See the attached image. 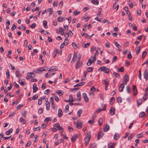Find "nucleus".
<instances>
[{"label": "nucleus", "mask_w": 148, "mask_h": 148, "mask_svg": "<svg viewBox=\"0 0 148 148\" xmlns=\"http://www.w3.org/2000/svg\"><path fill=\"white\" fill-rule=\"evenodd\" d=\"M90 138L91 135L90 132H88L87 133L86 137L84 138V139L85 140V145L86 147L87 146L90 141Z\"/></svg>", "instance_id": "1"}, {"label": "nucleus", "mask_w": 148, "mask_h": 148, "mask_svg": "<svg viewBox=\"0 0 148 148\" xmlns=\"http://www.w3.org/2000/svg\"><path fill=\"white\" fill-rule=\"evenodd\" d=\"M81 57L78 56L76 62V64H75V68L76 69L79 68L80 67H82L83 66L82 63L80 62Z\"/></svg>", "instance_id": "2"}, {"label": "nucleus", "mask_w": 148, "mask_h": 148, "mask_svg": "<svg viewBox=\"0 0 148 148\" xmlns=\"http://www.w3.org/2000/svg\"><path fill=\"white\" fill-rule=\"evenodd\" d=\"M54 128L56 130H59L61 134H62L64 131L63 128L60 126V125L59 123H57L55 124L54 126Z\"/></svg>", "instance_id": "3"}, {"label": "nucleus", "mask_w": 148, "mask_h": 148, "mask_svg": "<svg viewBox=\"0 0 148 148\" xmlns=\"http://www.w3.org/2000/svg\"><path fill=\"white\" fill-rule=\"evenodd\" d=\"M100 70L101 71H103L104 73H108L110 71V69L108 68H106V66H103L100 67L99 70Z\"/></svg>", "instance_id": "4"}, {"label": "nucleus", "mask_w": 148, "mask_h": 148, "mask_svg": "<svg viewBox=\"0 0 148 148\" xmlns=\"http://www.w3.org/2000/svg\"><path fill=\"white\" fill-rule=\"evenodd\" d=\"M74 124L77 128L80 129L82 128L83 125V123L82 122L77 121V122L74 123Z\"/></svg>", "instance_id": "5"}, {"label": "nucleus", "mask_w": 148, "mask_h": 148, "mask_svg": "<svg viewBox=\"0 0 148 148\" xmlns=\"http://www.w3.org/2000/svg\"><path fill=\"white\" fill-rule=\"evenodd\" d=\"M103 134L102 130L100 129L97 134V139L98 140H99L103 136Z\"/></svg>", "instance_id": "6"}, {"label": "nucleus", "mask_w": 148, "mask_h": 148, "mask_svg": "<svg viewBox=\"0 0 148 148\" xmlns=\"http://www.w3.org/2000/svg\"><path fill=\"white\" fill-rule=\"evenodd\" d=\"M95 62L94 61V59L92 57H91L88 60L87 63V65L88 66H90L93 63Z\"/></svg>", "instance_id": "7"}, {"label": "nucleus", "mask_w": 148, "mask_h": 148, "mask_svg": "<svg viewBox=\"0 0 148 148\" xmlns=\"http://www.w3.org/2000/svg\"><path fill=\"white\" fill-rule=\"evenodd\" d=\"M45 100L46 101L45 104L47 110H49L50 109V103L48 101V99L47 98H46L45 99Z\"/></svg>", "instance_id": "8"}, {"label": "nucleus", "mask_w": 148, "mask_h": 148, "mask_svg": "<svg viewBox=\"0 0 148 148\" xmlns=\"http://www.w3.org/2000/svg\"><path fill=\"white\" fill-rule=\"evenodd\" d=\"M144 77L146 79V80H147L148 78V73L147 69L145 70L143 73Z\"/></svg>", "instance_id": "9"}, {"label": "nucleus", "mask_w": 148, "mask_h": 148, "mask_svg": "<svg viewBox=\"0 0 148 148\" xmlns=\"http://www.w3.org/2000/svg\"><path fill=\"white\" fill-rule=\"evenodd\" d=\"M58 70L56 66H52L48 70L49 71H57Z\"/></svg>", "instance_id": "10"}, {"label": "nucleus", "mask_w": 148, "mask_h": 148, "mask_svg": "<svg viewBox=\"0 0 148 148\" xmlns=\"http://www.w3.org/2000/svg\"><path fill=\"white\" fill-rule=\"evenodd\" d=\"M19 71L18 69H17L16 70L15 74L16 76L18 78H21V75L19 73Z\"/></svg>", "instance_id": "11"}, {"label": "nucleus", "mask_w": 148, "mask_h": 148, "mask_svg": "<svg viewBox=\"0 0 148 148\" xmlns=\"http://www.w3.org/2000/svg\"><path fill=\"white\" fill-rule=\"evenodd\" d=\"M78 138V136L77 135H73L71 138V140L72 142L75 141Z\"/></svg>", "instance_id": "12"}, {"label": "nucleus", "mask_w": 148, "mask_h": 148, "mask_svg": "<svg viewBox=\"0 0 148 148\" xmlns=\"http://www.w3.org/2000/svg\"><path fill=\"white\" fill-rule=\"evenodd\" d=\"M20 122L21 123L24 124L27 122V121L25 119H24L23 118L21 117L20 119Z\"/></svg>", "instance_id": "13"}, {"label": "nucleus", "mask_w": 148, "mask_h": 148, "mask_svg": "<svg viewBox=\"0 0 148 148\" xmlns=\"http://www.w3.org/2000/svg\"><path fill=\"white\" fill-rule=\"evenodd\" d=\"M77 56V54L76 53H74L73 54V58L72 60L71 61V62H75L76 60V58Z\"/></svg>", "instance_id": "14"}, {"label": "nucleus", "mask_w": 148, "mask_h": 148, "mask_svg": "<svg viewBox=\"0 0 148 148\" xmlns=\"http://www.w3.org/2000/svg\"><path fill=\"white\" fill-rule=\"evenodd\" d=\"M62 116V110L61 109L59 108L58 110V116L59 117H60Z\"/></svg>", "instance_id": "15"}, {"label": "nucleus", "mask_w": 148, "mask_h": 148, "mask_svg": "<svg viewBox=\"0 0 148 148\" xmlns=\"http://www.w3.org/2000/svg\"><path fill=\"white\" fill-rule=\"evenodd\" d=\"M115 144L111 143L108 144V148H115Z\"/></svg>", "instance_id": "16"}, {"label": "nucleus", "mask_w": 148, "mask_h": 148, "mask_svg": "<svg viewBox=\"0 0 148 148\" xmlns=\"http://www.w3.org/2000/svg\"><path fill=\"white\" fill-rule=\"evenodd\" d=\"M37 85L36 84H34L33 86V92L34 93L35 92L38 90V87H36Z\"/></svg>", "instance_id": "17"}, {"label": "nucleus", "mask_w": 148, "mask_h": 148, "mask_svg": "<svg viewBox=\"0 0 148 148\" xmlns=\"http://www.w3.org/2000/svg\"><path fill=\"white\" fill-rule=\"evenodd\" d=\"M27 75L30 77H35V74L33 73L30 72L27 73Z\"/></svg>", "instance_id": "18"}, {"label": "nucleus", "mask_w": 148, "mask_h": 148, "mask_svg": "<svg viewBox=\"0 0 148 148\" xmlns=\"http://www.w3.org/2000/svg\"><path fill=\"white\" fill-rule=\"evenodd\" d=\"M102 83L103 84L106 85H108L109 81L108 79H106L102 81Z\"/></svg>", "instance_id": "19"}, {"label": "nucleus", "mask_w": 148, "mask_h": 148, "mask_svg": "<svg viewBox=\"0 0 148 148\" xmlns=\"http://www.w3.org/2000/svg\"><path fill=\"white\" fill-rule=\"evenodd\" d=\"M85 84V82H80L79 84H78L75 85L74 87H76L77 86H83Z\"/></svg>", "instance_id": "20"}, {"label": "nucleus", "mask_w": 148, "mask_h": 148, "mask_svg": "<svg viewBox=\"0 0 148 148\" xmlns=\"http://www.w3.org/2000/svg\"><path fill=\"white\" fill-rule=\"evenodd\" d=\"M12 131L13 129L12 128H10L6 132L5 134L7 135H9L12 132Z\"/></svg>", "instance_id": "21"}, {"label": "nucleus", "mask_w": 148, "mask_h": 148, "mask_svg": "<svg viewBox=\"0 0 148 148\" xmlns=\"http://www.w3.org/2000/svg\"><path fill=\"white\" fill-rule=\"evenodd\" d=\"M94 119V116H92L91 120H89L88 121V123H90L91 125L93 124L95 122Z\"/></svg>", "instance_id": "22"}, {"label": "nucleus", "mask_w": 148, "mask_h": 148, "mask_svg": "<svg viewBox=\"0 0 148 148\" xmlns=\"http://www.w3.org/2000/svg\"><path fill=\"white\" fill-rule=\"evenodd\" d=\"M124 86V85L123 84H121L119 87V90L120 92H122L123 91Z\"/></svg>", "instance_id": "23"}, {"label": "nucleus", "mask_w": 148, "mask_h": 148, "mask_svg": "<svg viewBox=\"0 0 148 148\" xmlns=\"http://www.w3.org/2000/svg\"><path fill=\"white\" fill-rule=\"evenodd\" d=\"M68 43L69 41L67 39H64V42L61 44V46H63V45H68Z\"/></svg>", "instance_id": "24"}, {"label": "nucleus", "mask_w": 148, "mask_h": 148, "mask_svg": "<svg viewBox=\"0 0 148 148\" xmlns=\"http://www.w3.org/2000/svg\"><path fill=\"white\" fill-rule=\"evenodd\" d=\"M123 80L128 82L129 81L128 76L127 75H125L123 77Z\"/></svg>", "instance_id": "25"}, {"label": "nucleus", "mask_w": 148, "mask_h": 148, "mask_svg": "<svg viewBox=\"0 0 148 148\" xmlns=\"http://www.w3.org/2000/svg\"><path fill=\"white\" fill-rule=\"evenodd\" d=\"M110 114L111 115H113L115 113V109L114 108H111L110 109Z\"/></svg>", "instance_id": "26"}, {"label": "nucleus", "mask_w": 148, "mask_h": 148, "mask_svg": "<svg viewBox=\"0 0 148 148\" xmlns=\"http://www.w3.org/2000/svg\"><path fill=\"white\" fill-rule=\"evenodd\" d=\"M119 7V5L118 4H117L116 2L114 4L113 7V9H115L117 8L116 11L118 10Z\"/></svg>", "instance_id": "27"}, {"label": "nucleus", "mask_w": 148, "mask_h": 148, "mask_svg": "<svg viewBox=\"0 0 148 148\" xmlns=\"http://www.w3.org/2000/svg\"><path fill=\"white\" fill-rule=\"evenodd\" d=\"M109 126L108 125H106L103 128V130L105 132H107L109 130Z\"/></svg>", "instance_id": "28"}, {"label": "nucleus", "mask_w": 148, "mask_h": 148, "mask_svg": "<svg viewBox=\"0 0 148 148\" xmlns=\"http://www.w3.org/2000/svg\"><path fill=\"white\" fill-rule=\"evenodd\" d=\"M43 25L45 29L47 28V22L46 21H43Z\"/></svg>", "instance_id": "29"}, {"label": "nucleus", "mask_w": 148, "mask_h": 148, "mask_svg": "<svg viewBox=\"0 0 148 148\" xmlns=\"http://www.w3.org/2000/svg\"><path fill=\"white\" fill-rule=\"evenodd\" d=\"M119 135L118 133H116L114 137V138L115 140H117L119 138Z\"/></svg>", "instance_id": "30"}, {"label": "nucleus", "mask_w": 148, "mask_h": 148, "mask_svg": "<svg viewBox=\"0 0 148 148\" xmlns=\"http://www.w3.org/2000/svg\"><path fill=\"white\" fill-rule=\"evenodd\" d=\"M51 118L50 117H48L46 118L44 120V121L47 123L49 121H51Z\"/></svg>", "instance_id": "31"}, {"label": "nucleus", "mask_w": 148, "mask_h": 148, "mask_svg": "<svg viewBox=\"0 0 148 148\" xmlns=\"http://www.w3.org/2000/svg\"><path fill=\"white\" fill-rule=\"evenodd\" d=\"M92 2L95 5H98L99 4V2L98 0H92Z\"/></svg>", "instance_id": "32"}, {"label": "nucleus", "mask_w": 148, "mask_h": 148, "mask_svg": "<svg viewBox=\"0 0 148 148\" xmlns=\"http://www.w3.org/2000/svg\"><path fill=\"white\" fill-rule=\"evenodd\" d=\"M81 96V92L79 91L77 94V96L78 98V99L80 101L81 100V98L80 97Z\"/></svg>", "instance_id": "33"}, {"label": "nucleus", "mask_w": 148, "mask_h": 148, "mask_svg": "<svg viewBox=\"0 0 148 148\" xmlns=\"http://www.w3.org/2000/svg\"><path fill=\"white\" fill-rule=\"evenodd\" d=\"M113 75L116 77L118 78H120V75L116 72H113Z\"/></svg>", "instance_id": "34"}, {"label": "nucleus", "mask_w": 148, "mask_h": 148, "mask_svg": "<svg viewBox=\"0 0 148 148\" xmlns=\"http://www.w3.org/2000/svg\"><path fill=\"white\" fill-rule=\"evenodd\" d=\"M115 100L114 98L112 97L110 99V103L111 105H112L114 102Z\"/></svg>", "instance_id": "35"}, {"label": "nucleus", "mask_w": 148, "mask_h": 148, "mask_svg": "<svg viewBox=\"0 0 148 148\" xmlns=\"http://www.w3.org/2000/svg\"><path fill=\"white\" fill-rule=\"evenodd\" d=\"M47 11L49 12V15H51L53 13V9L52 8H50L48 9Z\"/></svg>", "instance_id": "36"}, {"label": "nucleus", "mask_w": 148, "mask_h": 148, "mask_svg": "<svg viewBox=\"0 0 148 148\" xmlns=\"http://www.w3.org/2000/svg\"><path fill=\"white\" fill-rule=\"evenodd\" d=\"M137 103L138 104V106L139 107V105H141L142 103V100L141 99H139L137 101Z\"/></svg>", "instance_id": "37"}, {"label": "nucleus", "mask_w": 148, "mask_h": 148, "mask_svg": "<svg viewBox=\"0 0 148 148\" xmlns=\"http://www.w3.org/2000/svg\"><path fill=\"white\" fill-rule=\"evenodd\" d=\"M55 92L57 93L60 96H61L63 94L61 91L60 90H57Z\"/></svg>", "instance_id": "38"}, {"label": "nucleus", "mask_w": 148, "mask_h": 148, "mask_svg": "<svg viewBox=\"0 0 148 148\" xmlns=\"http://www.w3.org/2000/svg\"><path fill=\"white\" fill-rule=\"evenodd\" d=\"M99 53V52L98 51H97L96 52V53H95L94 56L93 58L94 59V62H95L96 60V55L97 54Z\"/></svg>", "instance_id": "39"}, {"label": "nucleus", "mask_w": 148, "mask_h": 148, "mask_svg": "<svg viewBox=\"0 0 148 148\" xmlns=\"http://www.w3.org/2000/svg\"><path fill=\"white\" fill-rule=\"evenodd\" d=\"M51 75V73L50 72H48L45 74V76L47 78H49L50 77V75Z\"/></svg>", "instance_id": "40"}, {"label": "nucleus", "mask_w": 148, "mask_h": 148, "mask_svg": "<svg viewBox=\"0 0 148 148\" xmlns=\"http://www.w3.org/2000/svg\"><path fill=\"white\" fill-rule=\"evenodd\" d=\"M58 21L59 22H62L63 21V18L61 16L59 17L57 19Z\"/></svg>", "instance_id": "41"}, {"label": "nucleus", "mask_w": 148, "mask_h": 148, "mask_svg": "<svg viewBox=\"0 0 148 148\" xmlns=\"http://www.w3.org/2000/svg\"><path fill=\"white\" fill-rule=\"evenodd\" d=\"M69 101L71 102H73L74 101L73 99L72 94H70L69 96Z\"/></svg>", "instance_id": "42"}, {"label": "nucleus", "mask_w": 148, "mask_h": 148, "mask_svg": "<svg viewBox=\"0 0 148 148\" xmlns=\"http://www.w3.org/2000/svg\"><path fill=\"white\" fill-rule=\"evenodd\" d=\"M117 101L118 103H121L122 101V98L120 97H118L117 99Z\"/></svg>", "instance_id": "43"}, {"label": "nucleus", "mask_w": 148, "mask_h": 148, "mask_svg": "<svg viewBox=\"0 0 148 148\" xmlns=\"http://www.w3.org/2000/svg\"><path fill=\"white\" fill-rule=\"evenodd\" d=\"M124 71V68L123 67H121L118 70V72H123Z\"/></svg>", "instance_id": "44"}, {"label": "nucleus", "mask_w": 148, "mask_h": 148, "mask_svg": "<svg viewBox=\"0 0 148 148\" xmlns=\"http://www.w3.org/2000/svg\"><path fill=\"white\" fill-rule=\"evenodd\" d=\"M58 53V50L56 49L53 52V58H55L56 56L57 53Z\"/></svg>", "instance_id": "45"}, {"label": "nucleus", "mask_w": 148, "mask_h": 148, "mask_svg": "<svg viewBox=\"0 0 148 148\" xmlns=\"http://www.w3.org/2000/svg\"><path fill=\"white\" fill-rule=\"evenodd\" d=\"M140 49V46H139L138 47H137V50L136 51V53L137 55H138L139 54Z\"/></svg>", "instance_id": "46"}, {"label": "nucleus", "mask_w": 148, "mask_h": 148, "mask_svg": "<svg viewBox=\"0 0 148 148\" xmlns=\"http://www.w3.org/2000/svg\"><path fill=\"white\" fill-rule=\"evenodd\" d=\"M96 147V145L95 143L91 144L89 148H95Z\"/></svg>", "instance_id": "47"}, {"label": "nucleus", "mask_w": 148, "mask_h": 148, "mask_svg": "<svg viewBox=\"0 0 148 148\" xmlns=\"http://www.w3.org/2000/svg\"><path fill=\"white\" fill-rule=\"evenodd\" d=\"M145 115V113L144 112H141L140 113L139 116L140 117H143Z\"/></svg>", "instance_id": "48"}, {"label": "nucleus", "mask_w": 148, "mask_h": 148, "mask_svg": "<svg viewBox=\"0 0 148 148\" xmlns=\"http://www.w3.org/2000/svg\"><path fill=\"white\" fill-rule=\"evenodd\" d=\"M93 69V68L91 67H89L88 68L87 71L88 72H92Z\"/></svg>", "instance_id": "49"}, {"label": "nucleus", "mask_w": 148, "mask_h": 148, "mask_svg": "<svg viewBox=\"0 0 148 148\" xmlns=\"http://www.w3.org/2000/svg\"><path fill=\"white\" fill-rule=\"evenodd\" d=\"M38 97V96L37 94L34 95L33 97L32 98V99L33 100H35L37 99Z\"/></svg>", "instance_id": "50"}, {"label": "nucleus", "mask_w": 148, "mask_h": 148, "mask_svg": "<svg viewBox=\"0 0 148 148\" xmlns=\"http://www.w3.org/2000/svg\"><path fill=\"white\" fill-rule=\"evenodd\" d=\"M103 122V119L102 118H101L99 119L98 121V123L99 125H101Z\"/></svg>", "instance_id": "51"}, {"label": "nucleus", "mask_w": 148, "mask_h": 148, "mask_svg": "<svg viewBox=\"0 0 148 148\" xmlns=\"http://www.w3.org/2000/svg\"><path fill=\"white\" fill-rule=\"evenodd\" d=\"M69 109V106L68 105H66L65 107V112H66L68 111Z\"/></svg>", "instance_id": "52"}, {"label": "nucleus", "mask_w": 148, "mask_h": 148, "mask_svg": "<svg viewBox=\"0 0 148 148\" xmlns=\"http://www.w3.org/2000/svg\"><path fill=\"white\" fill-rule=\"evenodd\" d=\"M126 90L127 91L128 93H130L131 91L130 89V87L129 86H127L126 87Z\"/></svg>", "instance_id": "53"}, {"label": "nucleus", "mask_w": 148, "mask_h": 148, "mask_svg": "<svg viewBox=\"0 0 148 148\" xmlns=\"http://www.w3.org/2000/svg\"><path fill=\"white\" fill-rule=\"evenodd\" d=\"M147 54V52L145 51H144L143 52V53L142 54V58L143 59L145 57V56H146V54Z\"/></svg>", "instance_id": "54"}, {"label": "nucleus", "mask_w": 148, "mask_h": 148, "mask_svg": "<svg viewBox=\"0 0 148 148\" xmlns=\"http://www.w3.org/2000/svg\"><path fill=\"white\" fill-rule=\"evenodd\" d=\"M115 45L117 48H119L121 47V46L119 45L118 43L117 42H115Z\"/></svg>", "instance_id": "55"}, {"label": "nucleus", "mask_w": 148, "mask_h": 148, "mask_svg": "<svg viewBox=\"0 0 148 148\" xmlns=\"http://www.w3.org/2000/svg\"><path fill=\"white\" fill-rule=\"evenodd\" d=\"M71 54H69L68 55V57L67 58V61H69L71 59Z\"/></svg>", "instance_id": "56"}, {"label": "nucleus", "mask_w": 148, "mask_h": 148, "mask_svg": "<svg viewBox=\"0 0 148 148\" xmlns=\"http://www.w3.org/2000/svg\"><path fill=\"white\" fill-rule=\"evenodd\" d=\"M117 57L116 56H114L112 60V63L114 62L117 60Z\"/></svg>", "instance_id": "57"}, {"label": "nucleus", "mask_w": 148, "mask_h": 148, "mask_svg": "<svg viewBox=\"0 0 148 148\" xmlns=\"http://www.w3.org/2000/svg\"><path fill=\"white\" fill-rule=\"evenodd\" d=\"M63 31V29L62 27H60L59 28V31H57V33H59L60 32Z\"/></svg>", "instance_id": "58"}, {"label": "nucleus", "mask_w": 148, "mask_h": 148, "mask_svg": "<svg viewBox=\"0 0 148 148\" xmlns=\"http://www.w3.org/2000/svg\"><path fill=\"white\" fill-rule=\"evenodd\" d=\"M82 36H85L86 38H88V36L86 33H83L82 34Z\"/></svg>", "instance_id": "59"}, {"label": "nucleus", "mask_w": 148, "mask_h": 148, "mask_svg": "<svg viewBox=\"0 0 148 148\" xmlns=\"http://www.w3.org/2000/svg\"><path fill=\"white\" fill-rule=\"evenodd\" d=\"M50 92V90L49 89L46 90L44 94H45L47 95Z\"/></svg>", "instance_id": "60"}, {"label": "nucleus", "mask_w": 148, "mask_h": 148, "mask_svg": "<svg viewBox=\"0 0 148 148\" xmlns=\"http://www.w3.org/2000/svg\"><path fill=\"white\" fill-rule=\"evenodd\" d=\"M82 113V110H79L77 112L78 114H79V117L80 116V115Z\"/></svg>", "instance_id": "61"}, {"label": "nucleus", "mask_w": 148, "mask_h": 148, "mask_svg": "<svg viewBox=\"0 0 148 148\" xmlns=\"http://www.w3.org/2000/svg\"><path fill=\"white\" fill-rule=\"evenodd\" d=\"M43 112V110L42 108H40L38 111V112L39 114H41Z\"/></svg>", "instance_id": "62"}, {"label": "nucleus", "mask_w": 148, "mask_h": 148, "mask_svg": "<svg viewBox=\"0 0 148 148\" xmlns=\"http://www.w3.org/2000/svg\"><path fill=\"white\" fill-rule=\"evenodd\" d=\"M42 103V100H40V99H39L38 100V104L40 106L41 104Z\"/></svg>", "instance_id": "63"}, {"label": "nucleus", "mask_w": 148, "mask_h": 148, "mask_svg": "<svg viewBox=\"0 0 148 148\" xmlns=\"http://www.w3.org/2000/svg\"><path fill=\"white\" fill-rule=\"evenodd\" d=\"M36 26V24L35 23H33L31 25H30V27L31 28H35Z\"/></svg>", "instance_id": "64"}]
</instances>
